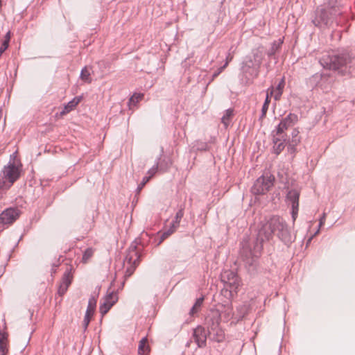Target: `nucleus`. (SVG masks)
<instances>
[{
    "label": "nucleus",
    "mask_w": 355,
    "mask_h": 355,
    "mask_svg": "<svg viewBox=\"0 0 355 355\" xmlns=\"http://www.w3.org/2000/svg\"><path fill=\"white\" fill-rule=\"evenodd\" d=\"M177 228H178V227H174V223H172L171 226L170 227V228L168 230L165 231L162 234L161 240L159 241V243L161 242H162L164 239H166L168 236H169L171 234H172L175 231V230Z\"/></svg>",
    "instance_id": "26"
},
{
    "label": "nucleus",
    "mask_w": 355,
    "mask_h": 355,
    "mask_svg": "<svg viewBox=\"0 0 355 355\" xmlns=\"http://www.w3.org/2000/svg\"><path fill=\"white\" fill-rule=\"evenodd\" d=\"M299 132L297 130H293L292 132L293 139L291 143L289 144L288 148V150L293 152L295 150L294 146L297 145L300 142V138L298 137Z\"/></svg>",
    "instance_id": "20"
},
{
    "label": "nucleus",
    "mask_w": 355,
    "mask_h": 355,
    "mask_svg": "<svg viewBox=\"0 0 355 355\" xmlns=\"http://www.w3.org/2000/svg\"><path fill=\"white\" fill-rule=\"evenodd\" d=\"M285 244H289L293 241L290 230L285 220L277 216H273L266 220L259 230L257 237H245L241 243V257L248 265L251 266L260 254L263 243L270 240L273 235Z\"/></svg>",
    "instance_id": "1"
},
{
    "label": "nucleus",
    "mask_w": 355,
    "mask_h": 355,
    "mask_svg": "<svg viewBox=\"0 0 355 355\" xmlns=\"http://www.w3.org/2000/svg\"><path fill=\"white\" fill-rule=\"evenodd\" d=\"M20 212L16 208H8L0 214V223L10 225L15 221L19 216Z\"/></svg>",
    "instance_id": "9"
},
{
    "label": "nucleus",
    "mask_w": 355,
    "mask_h": 355,
    "mask_svg": "<svg viewBox=\"0 0 355 355\" xmlns=\"http://www.w3.org/2000/svg\"><path fill=\"white\" fill-rule=\"evenodd\" d=\"M8 334L0 331V352L5 355L8 352L7 348Z\"/></svg>",
    "instance_id": "17"
},
{
    "label": "nucleus",
    "mask_w": 355,
    "mask_h": 355,
    "mask_svg": "<svg viewBox=\"0 0 355 355\" xmlns=\"http://www.w3.org/2000/svg\"><path fill=\"white\" fill-rule=\"evenodd\" d=\"M19 174V167L15 164L10 163L7 166L4 167L3 176L5 179L9 181L10 184L8 187H10L18 179Z\"/></svg>",
    "instance_id": "7"
},
{
    "label": "nucleus",
    "mask_w": 355,
    "mask_h": 355,
    "mask_svg": "<svg viewBox=\"0 0 355 355\" xmlns=\"http://www.w3.org/2000/svg\"><path fill=\"white\" fill-rule=\"evenodd\" d=\"M330 21V17L327 11L323 8H318L316 11V15L315 19L313 20V24L317 26H328Z\"/></svg>",
    "instance_id": "12"
},
{
    "label": "nucleus",
    "mask_w": 355,
    "mask_h": 355,
    "mask_svg": "<svg viewBox=\"0 0 355 355\" xmlns=\"http://www.w3.org/2000/svg\"><path fill=\"white\" fill-rule=\"evenodd\" d=\"M139 256L135 249H132L130 251L129 254H127L125 259V263H126L130 266L126 270V276H130L135 270V268L139 261Z\"/></svg>",
    "instance_id": "11"
},
{
    "label": "nucleus",
    "mask_w": 355,
    "mask_h": 355,
    "mask_svg": "<svg viewBox=\"0 0 355 355\" xmlns=\"http://www.w3.org/2000/svg\"><path fill=\"white\" fill-rule=\"evenodd\" d=\"M269 104L263 103V105L262 107V116H264L268 111Z\"/></svg>",
    "instance_id": "37"
},
{
    "label": "nucleus",
    "mask_w": 355,
    "mask_h": 355,
    "mask_svg": "<svg viewBox=\"0 0 355 355\" xmlns=\"http://www.w3.org/2000/svg\"><path fill=\"white\" fill-rule=\"evenodd\" d=\"M10 40V32L9 31L6 33L4 41H7V43L9 44Z\"/></svg>",
    "instance_id": "40"
},
{
    "label": "nucleus",
    "mask_w": 355,
    "mask_h": 355,
    "mask_svg": "<svg viewBox=\"0 0 355 355\" xmlns=\"http://www.w3.org/2000/svg\"><path fill=\"white\" fill-rule=\"evenodd\" d=\"M351 60L352 58L349 53L345 51L340 55H324L320 59V62L324 68L340 70V73H345L347 66Z\"/></svg>",
    "instance_id": "2"
},
{
    "label": "nucleus",
    "mask_w": 355,
    "mask_h": 355,
    "mask_svg": "<svg viewBox=\"0 0 355 355\" xmlns=\"http://www.w3.org/2000/svg\"><path fill=\"white\" fill-rule=\"evenodd\" d=\"M274 177L264 175L259 178L252 187V192L254 195H261L266 193L273 185Z\"/></svg>",
    "instance_id": "4"
},
{
    "label": "nucleus",
    "mask_w": 355,
    "mask_h": 355,
    "mask_svg": "<svg viewBox=\"0 0 355 355\" xmlns=\"http://www.w3.org/2000/svg\"><path fill=\"white\" fill-rule=\"evenodd\" d=\"M94 251L92 248H87L83 256V261L87 263L89 259L93 256Z\"/></svg>",
    "instance_id": "29"
},
{
    "label": "nucleus",
    "mask_w": 355,
    "mask_h": 355,
    "mask_svg": "<svg viewBox=\"0 0 355 355\" xmlns=\"http://www.w3.org/2000/svg\"><path fill=\"white\" fill-rule=\"evenodd\" d=\"M285 86V80L284 78L281 80L276 88L271 87L269 88L270 95H272L275 101L280 99Z\"/></svg>",
    "instance_id": "14"
},
{
    "label": "nucleus",
    "mask_w": 355,
    "mask_h": 355,
    "mask_svg": "<svg viewBox=\"0 0 355 355\" xmlns=\"http://www.w3.org/2000/svg\"><path fill=\"white\" fill-rule=\"evenodd\" d=\"M272 95H270V91L269 89L267 90V94H266V100H265V102L264 103L266 104H269L270 103V98L272 96Z\"/></svg>",
    "instance_id": "38"
},
{
    "label": "nucleus",
    "mask_w": 355,
    "mask_h": 355,
    "mask_svg": "<svg viewBox=\"0 0 355 355\" xmlns=\"http://www.w3.org/2000/svg\"><path fill=\"white\" fill-rule=\"evenodd\" d=\"M223 339V334H221L219 336V337L218 338V341H221Z\"/></svg>",
    "instance_id": "42"
},
{
    "label": "nucleus",
    "mask_w": 355,
    "mask_h": 355,
    "mask_svg": "<svg viewBox=\"0 0 355 355\" xmlns=\"http://www.w3.org/2000/svg\"><path fill=\"white\" fill-rule=\"evenodd\" d=\"M222 281L225 283V289L223 291L227 297H232L236 294L241 281L236 274L231 270H226L221 275Z\"/></svg>",
    "instance_id": "3"
},
{
    "label": "nucleus",
    "mask_w": 355,
    "mask_h": 355,
    "mask_svg": "<svg viewBox=\"0 0 355 355\" xmlns=\"http://www.w3.org/2000/svg\"><path fill=\"white\" fill-rule=\"evenodd\" d=\"M319 232V230H317L315 234H318Z\"/></svg>",
    "instance_id": "43"
},
{
    "label": "nucleus",
    "mask_w": 355,
    "mask_h": 355,
    "mask_svg": "<svg viewBox=\"0 0 355 355\" xmlns=\"http://www.w3.org/2000/svg\"><path fill=\"white\" fill-rule=\"evenodd\" d=\"M325 217H326V214L324 213L320 219V223H319L320 227L324 224Z\"/></svg>",
    "instance_id": "39"
},
{
    "label": "nucleus",
    "mask_w": 355,
    "mask_h": 355,
    "mask_svg": "<svg viewBox=\"0 0 355 355\" xmlns=\"http://www.w3.org/2000/svg\"><path fill=\"white\" fill-rule=\"evenodd\" d=\"M96 302H97V300H96V297H94V296H92L89 299L88 306H87V309L85 315H89L92 317L93 316L95 309H96Z\"/></svg>",
    "instance_id": "18"
},
{
    "label": "nucleus",
    "mask_w": 355,
    "mask_h": 355,
    "mask_svg": "<svg viewBox=\"0 0 355 355\" xmlns=\"http://www.w3.org/2000/svg\"><path fill=\"white\" fill-rule=\"evenodd\" d=\"M273 141H274V150L276 154H279L283 149L285 147L284 141H285V137H282L281 136L277 135V134H275L273 135Z\"/></svg>",
    "instance_id": "15"
},
{
    "label": "nucleus",
    "mask_w": 355,
    "mask_h": 355,
    "mask_svg": "<svg viewBox=\"0 0 355 355\" xmlns=\"http://www.w3.org/2000/svg\"><path fill=\"white\" fill-rule=\"evenodd\" d=\"M92 318V317L89 316V315H85V318L83 320V326H84L85 329L87 328Z\"/></svg>",
    "instance_id": "33"
},
{
    "label": "nucleus",
    "mask_w": 355,
    "mask_h": 355,
    "mask_svg": "<svg viewBox=\"0 0 355 355\" xmlns=\"http://www.w3.org/2000/svg\"><path fill=\"white\" fill-rule=\"evenodd\" d=\"M297 121V116L294 114H289L279 124L276 130L277 135L284 137V130L293 126Z\"/></svg>",
    "instance_id": "8"
},
{
    "label": "nucleus",
    "mask_w": 355,
    "mask_h": 355,
    "mask_svg": "<svg viewBox=\"0 0 355 355\" xmlns=\"http://www.w3.org/2000/svg\"><path fill=\"white\" fill-rule=\"evenodd\" d=\"M300 191L297 189H291L288 191L286 197V203L291 207V215L293 221L297 217L299 210Z\"/></svg>",
    "instance_id": "5"
},
{
    "label": "nucleus",
    "mask_w": 355,
    "mask_h": 355,
    "mask_svg": "<svg viewBox=\"0 0 355 355\" xmlns=\"http://www.w3.org/2000/svg\"><path fill=\"white\" fill-rule=\"evenodd\" d=\"M143 98L141 94H135L130 99V106L132 105H135Z\"/></svg>",
    "instance_id": "28"
},
{
    "label": "nucleus",
    "mask_w": 355,
    "mask_h": 355,
    "mask_svg": "<svg viewBox=\"0 0 355 355\" xmlns=\"http://www.w3.org/2000/svg\"><path fill=\"white\" fill-rule=\"evenodd\" d=\"M177 228H178V227H174V223H172L171 226L170 227V228L168 230L165 231L162 234L161 240L159 241V243L161 242H162L164 239H166L168 236H169L171 234H172L175 231V230Z\"/></svg>",
    "instance_id": "27"
},
{
    "label": "nucleus",
    "mask_w": 355,
    "mask_h": 355,
    "mask_svg": "<svg viewBox=\"0 0 355 355\" xmlns=\"http://www.w3.org/2000/svg\"><path fill=\"white\" fill-rule=\"evenodd\" d=\"M150 180V177H147V176H145L141 182L139 184L137 189V193H139L141 189H143V187L145 186V184Z\"/></svg>",
    "instance_id": "31"
},
{
    "label": "nucleus",
    "mask_w": 355,
    "mask_h": 355,
    "mask_svg": "<svg viewBox=\"0 0 355 355\" xmlns=\"http://www.w3.org/2000/svg\"><path fill=\"white\" fill-rule=\"evenodd\" d=\"M8 47V44L7 41H3L1 47H0V53H3Z\"/></svg>",
    "instance_id": "36"
},
{
    "label": "nucleus",
    "mask_w": 355,
    "mask_h": 355,
    "mask_svg": "<svg viewBox=\"0 0 355 355\" xmlns=\"http://www.w3.org/2000/svg\"><path fill=\"white\" fill-rule=\"evenodd\" d=\"M68 287L64 286V284H60L58 293L60 295H63L67 290Z\"/></svg>",
    "instance_id": "35"
},
{
    "label": "nucleus",
    "mask_w": 355,
    "mask_h": 355,
    "mask_svg": "<svg viewBox=\"0 0 355 355\" xmlns=\"http://www.w3.org/2000/svg\"><path fill=\"white\" fill-rule=\"evenodd\" d=\"M193 338L199 347H204L207 340V331L202 327H198L194 329Z\"/></svg>",
    "instance_id": "13"
},
{
    "label": "nucleus",
    "mask_w": 355,
    "mask_h": 355,
    "mask_svg": "<svg viewBox=\"0 0 355 355\" xmlns=\"http://www.w3.org/2000/svg\"><path fill=\"white\" fill-rule=\"evenodd\" d=\"M150 351L146 338H143L139 342L138 352L141 355H146Z\"/></svg>",
    "instance_id": "19"
},
{
    "label": "nucleus",
    "mask_w": 355,
    "mask_h": 355,
    "mask_svg": "<svg viewBox=\"0 0 355 355\" xmlns=\"http://www.w3.org/2000/svg\"><path fill=\"white\" fill-rule=\"evenodd\" d=\"M184 212L182 209L179 210L175 215V220L173 222L174 223V227H178L180 222L183 217Z\"/></svg>",
    "instance_id": "30"
},
{
    "label": "nucleus",
    "mask_w": 355,
    "mask_h": 355,
    "mask_svg": "<svg viewBox=\"0 0 355 355\" xmlns=\"http://www.w3.org/2000/svg\"><path fill=\"white\" fill-rule=\"evenodd\" d=\"M233 115V110L231 109H228L225 111V114L223 116L221 119L222 123L224 124L225 127L227 128L230 124L231 117Z\"/></svg>",
    "instance_id": "22"
},
{
    "label": "nucleus",
    "mask_w": 355,
    "mask_h": 355,
    "mask_svg": "<svg viewBox=\"0 0 355 355\" xmlns=\"http://www.w3.org/2000/svg\"><path fill=\"white\" fill-rule=\"evenodd\" d=\"M241 309L243 310L242 311H240V310H238L239 312V313L236 314L232 311V304H227L225 305L223 308V309L220 311V319L223 320L224 321H229L230 319L235 318L237 320L242 318L245 313V307L242 306Z\"/></svg>",
    "instance_id": "6"
},
{
    "label": "nucleus",
    "mask_w": 355,
    "mask_h": 355,
    "mask_svg": "<svg viewBox=\"0 0 355 355\" xmlns=\"http://www.w3.org/2000/svg\"><path fill=\"white\" fill-rule=\"evenodd\" d=\"M203 300H204L203 297H200V298L197 299L196 302H195L194 305L193 306V307L191 308V309L190 311V314L191 315H194L199 311V309L202 304Z\"/></svg>",
    "instance_id": "25"
},
{
    "label": "nucleus",
    "mask_w": 355,
    "mask_h": 355,
    "mask_svg": "<svg viewBox=\"0 0 355 355\" xmlns=\"http://www.w3.org/2000/svg\"><path fill=\"white\" fill-rule=\"evenodd\" d=\"M80 78L82 80L90 83L92 82L90 70L88 67H84L80 73Z\"/></svg>",
    "instance_id": "21"
},
{
    "label": "nucleus",
    "mask_w": 355,
    "mask_h": 355,
    "mask_svg": "<svg viewBox=\"0 0 355 355\" xmlns=\"http://www.w3.org/2000/svg\"><path fill=\"white\" fill-rule=\"evenodd\" d=\"M118 301V295L115 292H111L108 293L105 298L103 302L101 304L99 310L102 316L105 315L112 306Z\"/></svg>",
    "instance_id": "10"
},
{
    "label": "nucleus",
    "mask_w": 355,
    "mask_h": 355,
    "mask_svg": "<svg viewBox=\"0 0 355 355\" xmlns=\"http://www.w3.org/2000/svg\"><path fill=\"white\" fill-rule=\"evenodd\" d=\"M81 99V96L75 97L64 106L63 110L60 112V114L64 115L73 110L76 106L80 102Z\"/></svg>",
    "instance_id": "16"
},
{
    "label": "nucleus",
    "mask_w": 355,
    "mask_h": 355,
    "mask_svg": "<svg viewBox=\"0 0 355 355\" xmlns=\"http://www.w3.org/2000/svg\"><path fill=\"white\" fill-rule=\"evenodd\" d=\"M72 279V275L71 273V270H67L64 274L62 282L61 284H64V286H66L67 287H69V286L71 283Z\"/></svg>",
    "instance_id": "23"
},
{
    "label": "nucleus",
    "mask_w": 355,
    "mask_h": 355,
    "mask_svg": "<svg viewBox=\"0 0 355 355\" xmlns=\"http://www.w3.org/2000/svg\"><path fill=\"white\" fill-rule=\"evenodd\" d=\"M227 66V63H225L223 67H220L216 72L213 74V79L217 77L223 69Z\"/></svg>",
    "instance_id": "34"
},
{
    "label": "nucleus",
    "mask_w": 355,
    "mask_h": 355,
    "mask_svg": "<svg viewBox=\"0 0 355 355\" xmlns=\"http://www.w3.org/2000/svg\"><path fill=\"white\" fill-rule=\"evenodd\" d=\"M282 44V41L279 40V41H275L272 43L271 49L268 51V55L269 56L273 55L276 51L280 48L281 44Z\"/></svg>",
    "instance_id": "24"
},
{
    "label": "nucleus",
    "mask_w": 355,
    "mask_h": 355,
    "mask_svg": "<svg viewBox=\"0 0 355 355\" xmlns=\"http://www.w3.org/2000/svg\"><path fill=\"white\" fill-rule=\"evenodd\" d=\"M232 55H231L230 54H229L227 56V58H226V62L225 63H229L232 60Z\"/></svg>",
    "instance_id": "41"
},
{
    "label": "nucleus",
    "mask_w": 355,
    "mask_h": 355,
    "mask_svg": "<svg viewBox=\"0 0 355 355\" xmlns=\"http://www.w3.org/2000/svg\"><path fill=\"white\" fill-rule=\"evenodd\" d=\"M158 169V163H157L154 166H153L150 170H148L147 174L148 175L147 177H150L152 178L153 175L157 173Z\"/></svg>",
    "instance_id": "32"
}]
</instances>
